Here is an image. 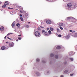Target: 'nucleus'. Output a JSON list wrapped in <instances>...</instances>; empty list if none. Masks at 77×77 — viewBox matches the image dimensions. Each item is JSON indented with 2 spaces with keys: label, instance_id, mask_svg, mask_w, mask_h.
Listing matches in <instances>:
<instances>
[{
  "label": "nucleus",
  "instance_id": "4",
  "mask_svg": "<svg viewBox=\"0 0 77 77\" xmlns=\"http://www.w3.org/2000/svg\"><path fill=\"white\" fill-rule=\"evenodd\" d=\"M46 23L48 24H51V21L50 20H48L46 21Z\"/></svg>",
  "mask_w": 77,
  "mask_h": 77
},
{
  "label": "nucleus",
  "instance_id": "39",
  "mask_svg": "<svg viewBox=\"0 0 77 77\" xmlns=\"http://www.w3.org/2000/svg\"><path fill=\"white\" fill-rule=\"evenodd\" d=\"M18 36H21V34H20V35H18Z\"/></svg>",
  "mask_w": 77,
  "mask_h": 77
},
{
  "label": "nucleus",
  "instance_id": "45",
  "mask_svg": "<svg viewBox=\"0 0 77 77\" xmlns=\"http://www.w3.org/2000/svg\"><path fill=\"white\" fill-rule=\"evenodd\" d=\"M4 38L5 39H6V36Z\"/></svg>",
  "mask_w": 77,
  "mask_h": 77
},
{
  "label": "nucleus",
  "instance_id": "8",
  "mask_svg": "<svg viewBox=\"0 0 77 77\" xmlns=\"http://www.w3.org/2000/svg\"><path fill=\"white\" fill-rule=\"evenodd\" d=\"M1 49L2 50H4L5 49H6V47L5 46H2L1 47Z\"/></svg>",
  "mask_w": 77,
  "mask_h": 77
},
{
  "label": "nucleus",
  "instance_id": "31",
  "mask_svg": "<svg viewBox=\"0 0 77 77\" xmlns=\"http://www.w3.org/2000/svg\"><path fill=\"white\" fill-rule=\"evenodd\" d=\"M7 38L8 39H10V40H11V39H12V38H9V37H8Z\"/></svg>",
  "mask_w": 77,
  "mask_h": 77
},
{
  "label": "nucleus",
  "instance_id": "16",
  "mask_svg": "<svg viewBox=\"0 0 77 77\" xmlns=\"http://www.w3.org/2000/svg\"><path fill=\"white\" fill-rule=\"evenodd\" d=\"M50 56L51 57H53V56H54V55L53 54H50Z\"/></svg>",
  "mask_w": 77,
  "mask_h": 77
},
{
  "label": "nucleus",
  "instance_id": "14",
  "mask_svg": "<svg viewBox=\"0 0 77 77\" xmlns=\"http://www.w3.org/2000/svg\"><path fill=\"white\" fill-rule=\"evenodd\" d=\"M57 49H60V47L59 46H57Z\"/></svg>",
  "mask_w": 77,
  "mask_h": 77
},
{
  "label": "nucleus",
  "instance_id": "35",
  "mask_svg": "<svg viewBox=\"0 0 77 77\" xmlns=\"http://www.w3.org/2000/svg\"><path fill=\"white\" fill-rule=\"evenodd\" d=\"M73 74H70V75H71V76H72V75H73Z\"/></svg>",
  "mask_w": 77,
  "mask_h": 77
},
{
  "label": "nucleus",
  "instance_id": "15",
  "mask_svg": "<svg viewBox=\"0 0 77 77\" xmlns=\"http://www.w3.org/2000/svg\"><path fill=\"white\" fill-rule=\"evenodd\" d=\"M48 33L49 34H51V31L50 30H49L48 31Z\"/></svg>",
  "mask_w": 77,
  "mask_h": 77
},
{
  "label": "nucleus",
  "instance_id": "36",
  "mask_svg": "<svg viewBox=\"0 0 77 77\" xmlns=\"http://www.w3.org/2000/svg\"><path fill=\"white\" fill-rule=\"evenodd\" d=\"M20 13H23V11H22L21 10H20Z\"/></svg>",
  "mask_w": 77,
  "mask_h": 77
},
{
  "label": "nucleus",
  "instance_id": "24",
  "mask_svg": "<svg viewBox=\"0 0 77 77\" xmlns=\"http://www.w3.org/2000/svg\"><path fill=\"white\" fill-rule=\"evenodd\" d=\"M8 9H14V8H10V7H8Z\"/></svg>",
  "mask_w": 77,
  "mask_h": 77
},
{
  "label": "nucleus",
  "instance_id": "49",
  "mask_svg": "<svg viewBox=\"0 0 77 77\" xmlns=\"http://www.w3.org/2000/svg\"><path fill=\"white\" fill-rule=\"evenodd\" d=\"M47 0L48 1H49V0Z\"/></svg>",
  "mask_w": 77,
  "mask_h": 77
},
{
  "label": "nucleus",
  "instance_id": "26",
  "mask_svg": "<svg viewBox=\"0 0 77 77\" xmlns=\"http://www.w3.org/2000/svg\"><path fill=\"white\" fill-rule=\"evenodd\" d=\"M58 37H60H60H62V35H58Z\"/></svg>",
  "mask_w": 77,
  "mask_h": 77
},
{
  "label": "nucleus",
  "instance_id": "28",
  "mask_svg": "<svg viewBox=\"0 0 77 77\" xmlns=\"http://www.w3.org/2000/svg\"><path fill=\"white\" fill-rule=\"evenodd\" d=\"M21 38V37H19L18 38V39L19 40H21V38Z\"/></svg>",
  "mask_w": 77,
  "mask_h": 77
},
{
  "label": "nucleus",
  "instance_id": "13",
  "mask_svg": "<svg viewBox=\"0 0 77 77\" xmlns=\"http://www.w3.org/2000/svg\"><path fill=\"white\" fill-rule=\"evenodd\" d=\"M74 37L76 38H77V33H75L74 35Z\"/></svg>",
  "mask_w": 77,
  "mask_h": 77
},
{
  "label": "nucleus",
  "instance_id": "29",
  "mask_svg": "<svg viewBox=\"0 0 77 77\" xmlns=\"http://www.w3.org/2000/svg\"><path fill=\"white\" fill-rule=\"evenodd\" d=\"M20 24H19V23H17V24H16V26H19V25Z\"/></svg>",
  "mask_w": 77,
  "mask_h": 77
},
{
  "label": "nucleus",
  "instance_id": "20",
  "mask_svg": "<svg viewBox=\"0 0 77 77\" xmlns=\"http://www.w3.org/2000/svg\"><path fill=\"white\" fill-rule=\"evenodd\" d=\"M39 60H39V59H37L36 60V62H39Z\"/></svg>",
  "mask_w": 77,
  "mask_h": 77
},
{
  "label": "nucleus",
  "instance_id": "25",
  "mask_svg": "<svg viewBox=\"0 0 77 77\" xmlns=\"http://www.w3.org/2000/svg\"><path fill=\"white\" fill-rule=\"evenodd\" d=\"M55 57L56 59H58V56L57 55H56L55 56Z\"/></svg>",
  "mask_w": 77,
  "mask_h": 77
},
{
  "label": "nucleus",
  "instance_id": "23",
  "mask_svg": "<svg viewBox=\"0 0 77 77\" xmlns=\"http://www.w3.org/2000/svg\"><path fill=\"white\" fill-rule=\"evenodd\" d=\"M67 72H68V71L67 70H66L64 71L65 73H67Z\"/></svg>",
  "mask_w": 77,
  "mask_h": 77
},
{
  "label": "nucleus",
  "instance_id": "46",
  "mask_svg": "<svg viewBox=\"0 0 77 77\" xmlns=\"http://www.w3.org/2000/svg\"><path fill=\"white\" fill-rule=\"evenodd\" d=\"M30 22H29L28 24H30Z\"/></svg>",
  "mask_w": 77,
  "mask_h": 77
},
{
  "label": "nucleus",
  "instance_id": "33",
  "mask_svg": "<svg viewBox=\"0 0 77 77\" xmlns=\"http://www.w3.org/2000/svg\"><path fill=\"white\" fill-rule=\"evenodd\" d=\"M40 29V28H39V27H38V30H40V29Z\"/></svg>",
  "mask_w": 77,
  "mask_h": 77
},
{
  "label": "nucleus",
  "instance_id": "19",
  "mask_svg": "<svg viewBox=\"0 0 77 77\" xmlns=\"http://www.w3.org/2000/svg\"><path fill=\"white\" fill-rule=\"evenodd\" d=\"M20 20L22 21H24L23 20V17H20Z\"/></svg>",
  "mask_w": 77,
  "mask_h": 77
},
{
  "label": "nucleus",
  "instance_id": "10",
  "mask_svg": "<svg viewBox=\"0 0 77 77\" xmlns=\"http://www.w3.org/2000/svg\"><path fill=\"white\" fill-rule=\"evenodd\" d=\"M6 5L5 4H4V5L2 6V8H6Z\"/></svg>",
  "mask_w": 77,
  "mask_h": 77
},
{
  "label": "nucleus",
  "instance_id": "38",
  "mask_svg": "<svg viewBox=\"0 0 77 77\" xmlns=\"http://www.w3.org/2000/svg\"><path fill=\"white\" fill-rule=\"evenodd\" d=\"M20 17H22V16H23V15H22V14H20Z\"/></svg>",
  "mask_w": 77,
  "mask_h": 77
},
{
  "label": "nucleus",
  "instance_id": "5",
  "mask_svg": "<svg viewBox=\"0 0 77 77\" xmlns=\"http://www.w3.org/2000/svg\"><path fill=\"white\" fill-rule=\"evenodd\" d=\"M0 30L2 32H3L4 30H5V28L3 26H2L0 28Z\"/></svg>",
  "mask_w": 77,
  "mask_h": 77
},
{
  "label": "nucleus",
  "instance_id": "30",
  "mask_svg": "<svg viewBox=\"0 0 77 77\" xmlns=\"http://www.w3.org/2000/svg\"><path fill=\"white\" fill-rule=\"evenodd\" d=\"M26 27L27 28H28L29 27V26L28 25H26Z\"/></svg>",
  "mask_w": 77,
  "mask_h": 77
},
{
  "label": "nucleus",
  "instance_id": "6",
  "mask_svg": "<svg viewBox=\"0 0 77 77\" xmlns=\"http://www.w3.org/2000/svg\"><path fill=\"white\" fill-rule=\"evenodd\" d=\"M44 35L45 36H48V35L47 34V32H44Z\"/></svg>",
  "mask_w": 77,
  "mask_h": 77
},
{
  "label": "nucleus",
  "instance_id": "37",
  "mask_svg": "<svg viewBox=\"0 0 77 77\" xmlns=\"http://www.w3.org/2000/svg\"><path fill=\"white\" fill-rule=\"evenodd\" d=\"M49 29H50V28H47V30H49Z\"/></svg>",
  "mask_w": 77,
  "mask_h": 77
},
{
  "label": "nucleus",
  "instance_id": "50",
  "mask_svg": "<svg viewBox=\"0 0 77 77\" xmlns=\"http://www.w3.org/2000/svg\"><path fill=\"white\" fill-rule=\"evenodd\" d=\"M26 15H27V14H26Z\"/></svg>",
  "mask_w": 77,
  "mask_h": 77
},
{
  "label": "nucleus",
  "instance_id": "44",
  "mask_svg": "<svg viewBox=\"0 0 77 77\" xmlns=\"http://www.w3.org/2000/svg\"><path fill=\"white\" fill-rule=\"evenodd\" d=\"M6 44H8V43H9V42H6Z\"/></svg>",
  "mask_w": 77,
  "mask_h": 77
},
{
  "label": "nucleus",
  "instance_id": "27",
  "mask_svg": "<svg viewBox=\"0 0 77 77\" xmlns=\"http://www.w3.org/2000/svg\"><path fill=\"white\" fill-rule=\"evenodd\" d=\"M57 32H60V30H59V29L58 28L57 29Z\"/></svg>",
  "mask_w": 77,
  "mask_h": 77
},
{
  "label": "nucleus",
  "instance_id": "48",
  "mask_svg": "<svg viewBox=\"0 0 77 77\" xmlns=\"http://www.w3.org/2000/svg\"><path fill=\"white\" fill-rule=\"evenodd\" d=\"M74 32H75V31H73V32H72V33H73Z\"/></svg>",
  "mask_w": 77,
  "mask_h": 77
},
{
  "label": "nucleus",
  "instance_id": "17",
  "mask_svg": "<svg viewBox=\"0 0 77 77\" xmlns=\"http://www.w3.org/2000/svg\"><path fill=\"white\" fill-rule=\"evenodd\" d=\"M11 34H12V33H9L7 34V36H8V35H11Z\"/></svg>",
  "mask_w": 77,
  "mask_h": 77
},
{
  "label": "nucleus",
  "instance_id": "40",
  "mask_svg": "<svg viewBox=\"0 0 77 77\" xmlns=\"http://www.w3.org/2000/svg\"><path fill=\"white\" fill-rule=\"evenodd\" d=\"M60 77H63V75H61L60 76Z\"/></svg>",
  "mask_w": 77,
  "mask_h": 77
},
{
  "label": "nucleus",
  "instance_id": "2",
  "mask_svg": "<svg viewBox=\"0 0 77 77\" xmlns=\"http://www.w3.org/2000/svg\"><path fill=\"white\" fill-rule=\"evenodd\" d=\"M67 6L68 8H69L70 9H71V8H72V4L71 3H68L67 5Z\"/></svg>",
  "mask_w": 77,
  "mask_h": 77
},
{
  "label": "nucleus",
  "instance_id": "21",
  "mask_svg": "<svg viewBox=\"0 0 77 77\" xmlns=\"http://www.w3.org/2000/svg\"><path fill=\"white\" fill-rule=\"evenodd\" d=\"M60 28L61 30H63V29L62 26H60Z\"/></svg>",
  "mask_w": 77,
  "mask_h": 77
},
{
  "label": "nucleus",
  "instance_id": "47",
  "mask_svg": "<svg viewBox=\"0 0 77 77\" xmlns=\"http://www.w3.org/2000/svg\"><path fill=\"white\" fill-rule=\"evenodd\" d=\"M40 27H41V28H44V27H43L42 26H40Z\"/></svg>",
  "mask_w": 77,
  "mask_h": 77
},
{
  "label": "nucleus",
  "instance_id": "41",
  "mask_svg": "<svg viewBox=\"0 0 77 77\" xmlns=\"http://www.w3.org/2000/svg\"><path fill=\"white\" fill-rule=\"evenodd\" d=\"M42 62H43V63H45V62L44 61H43Z\"/></svg>",
  "mask_w": 77,
  "mask_h": 77
},
{
  "label": "nucleus",
  "instance_id": "7",
  "mask_svg": "<svg viewBox=\"0 0 77 77\" xmlns=\"http://www.w3.org/2000/svg\"><path fill=\"white\" fill-rule=\"evenodd\" d=\"M5 3H7L5 4V5H9L10 4V3L8 1H5Z\"/></svg>",
  "mask_w": 77,
  "mask_h": 77
},
{
  "label": "nucleus",
  "instance_id": "22",
  "mask_svg": "<svg viewBox=\"0 0 77 77\" xmlns=\"http://www.w3.org/2000/svg\"><path fill=\"white\" fill-rule=\"evenodd\" d=\"M70 60H71V61H73V60H74L73 59V58H70Z\"/></svg>",
  "mask_w": 77,
  "mask_h": 77
},
{
  "label": "nucleus",
  "instance_id": "18",
  "mask_svg": "<svg viewBox=\"0 0 77 77\" xmlns=\"http://www.w3.org/2000/svg\"><path fill=\"white\" fill-rule=\"evenodd\" d=\"M42 33H44L45 32V30H42Z\"/></svg>",
  "mask_w": 77,
  "mask_h": 77
},
{
  "label": "nucleus",
  "instance_id": "43",
  "mask_svg": "<svg viewBox=\"0 0 77 77\" xmlns=\"http://www.w3.org/2000/svg\"><path fill=\"white\" fill-rule=\"evenodd\" d=\"M16 41L17 42H18V39H17L16 40Z\"/></svg>",
  "mask_w": 77,
  "mask_h": 77
},
{
  "label": "nucleus",
  "instance_id": "3",
  "mask_svg": "<svg viewBox=\"0 0 77 77\" xmlns=\"http://www.w3.org/2000/svg\"><path fill=\"white\" fill-rule=\"evenodd\" d=\"M14 43H9V47L10 48L11 47H14Z\"/></svg>",
  "mask_w": 77,
  "mask_h": 77
},
{
  "label": "nucleus",
  "instance_id": "32",
  "mask_svg": "<svg viewBox=\"0 0 77 77\" xmlns=\"http://www.w3.org/2000/svg\"><path fill=\"white\" fill-rule=\"evenodd\" d=\"M71 17H67V19H69H69H70L71 18Z\"/></svg>",
  "mask_w": 77,
  "mask_h": 77
},
{
  "label": "nucleus",
  "instance_id": "9",
  "mask_svg": "<svg viewBox=\"0 0 77 77\" xmlns=\"http://www.w3.org/2000/svg\"><path fill=\"white\" fill-rule=\"evenodd\" d=\"M59 26H63V23H60L59 24Z\"/></svg>",
  "mask_w": 77,
  "mask_h": 77
},
{
  "label": "nucleus",
  "instance_id": "51",
  "mask_svg": "<svg viewBox=\"0 0 77 77\" xmlns=\"http://www.w3.org/2000/svg\"><path fill=\"white\" fill-rule=\"evenodd\" d=\"M22 10H23V8H22Z\"/></svg>",
  "mask_w": 77,
  "mask_h": 77
},
{
  "label": "nucleus",
  "instance_id": "42",
  "mask_svg": "<svg viewBox=\"0 0 77 77\" xmlns=\"http://www.w3.org/2000/svg\"><path fill=\"white\" fill-rule=\"evenodd\" d=\"M72 31L71 30H69V32H72Z\"/></svg>",
  "mask_w": 77,
  "mask_h": 77
},
{
  "label": "nucleus",
  "instance_id": "1",
  "mask_svg": "<svg viewBox=\"0 0 77 77\" xmlns=\"http://www.w3.org/2000/svg\"><path fill=\"white\" fill-rule=\"evenodd\" d=\"M35 36L36 37H40V32L39 31H36L34 33Z\"/></svg>",
  "mask_w": 77,
  "mask_h": 77
},
{
  "label": "nucleus",
  "instance_id": "11",
  "mask_svg": "<svg viewBox=\"0 0 77 77\" xmlns=\"http://www.w3.org/2000/svg\"><path fill=\"white\" fill-rule=\"evenodd\" d=\"M11 26L12 27H15V23H12Z\"/></svg>",
  "mask_w": 77,
  "mask_h": 77
},
{
  "label": "nucleus",
  "instance_id": "34",
  "mask_svg": "<svg viewBox=\"0 0 77 77\" xmlns=\"http://www.w3.org/2000/svg\"><path fill=\"white\" fill-rule=\"evenodd\" d=\"M64 2H68V0H63Z\"/></svg>",
  "mask_w": 77,
  "mask_h": 77
},
{
  "label": "nucleus",
  "instance_id": "12",
  "mask_svg": "<svg viewBox=\"0 0 77 77\" xmlns=\"http://www.w3.org/2000/svg\"><path fill=\"white\" fill-rule=\"evenodd\" d=\"M54 30V29H53V28H51V27L50 28V30H51V31L53 32Z\"/></svg>",
  "mask_w": 77,
  "mask_h": 77
}]
</instances>
